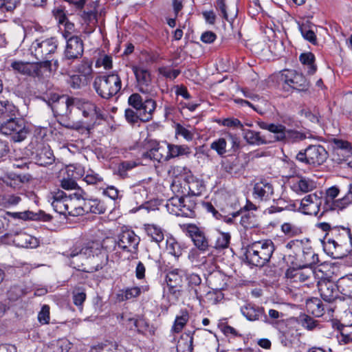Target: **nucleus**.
<instances>
[{"label": "nucleus", "instance_id": "25", "mask_svg": "<svg viewBox=\"0 0 352 352\" xmlns=\"http://www.w3.org/2000/svg\"><path fill=\"white\" fill-rule=\"evenodd\" d=\"M12 244L20 248H34L38 246V241L36 237L26 232H14Z\"/></svg>", "mask_w": 352, "mask_h": 352}, {"label": "nucleus", "instance_id": "46", "mask_svg": "<svg viewBox=\"0 0 352 352\" xmlns=\"http://www.w3.org/2000/svg\"><path fill=\"white\" fill-rule=\"evenodd\" d=\"M21 201V197L15 194L0 195V204L6 208L17 206Z\"/></svg>", "mask_w": 352, "mask_h": 352}, {"label": "nucleus", "instance_id": "27", "mask_svg": "<svg viewBox=\"0 0 352 352\" xmlns=\"http://www.w3.org/2000/svg\"><path fill=\"white\" fill-rule=\"evenodd\" d=\"M221 166L224 171L232 175L241 173L245 168L238 157L223 160L221 162Z\"/></svg>", "mask_w": 352, "mask_h": 352}, {"label": "nucleus", "instance_id": "18", "mask_svg": "<svg viewBox=\"0 0 352 352\" xmlns=\"http://www.w3.org/2000/svg\"><path fill=\"white\" fill-rule=\"evenodd\" d=\"M139 91L143 94H150L152 91L151 76L150 72L142 67H133Z\"/></svg>", "mask_w": 352, "mask_h": 352}, {"label": "nucleus", "instance_id": "34", "mask_svg": "<svg viewBox=\"0 0 352 352\" xmlns=\"http://www.w3.org/2000/svg\"><path fill=\"white\" fill-rule=\"evenodd\" d=\"M37 163L41 166L51 164L54 161V156L52 151L49 146H43L38 150L36 155Z\"/></svg>", "mask_w": 352, "mask_h": 352}, {"label": "nucleus", "instance_id": "64", "mask_svg": "<svg viewBox=\"0 0 352 352\" xmlns=\"http://www.w3.org/2000/svg\"><path fill=\"white\" fill-rule=\"evenodd\" d=\"M142 112L135 111L131 109H126L125 110V118L126 121L131 124H135L138 122L139 120L142 121Z\"/></svg>", "mask_w": 352, "mask_h": 352}, {"label": "nucleus", "instance_id": "1", "mask_svg": "<svg viewBox=\"0 0 352 352\" xmlns=\"http://www.w3.org/2000/svg\"><path fill=\"white\" fill-rule=\"evenodd\" d=\"M274 250L271 240L255 241L246 248L245 261L250 265L263 267L270 261Z\"/></svg>", "mask_w": 352, "mask_h": 352}, {"label": "nucleus", "instance_id": "26", "mask_svg": "<svg viewBox=\"0 0 352 352\" xmlns=\"http://www.w3.org/2000/svg\"><path fill=\"white\" fill-rule=\"evenodd\" d=\"M314 272L311 267L303 265L302 267L298 269H289L286 272V276L289 278L294 279L296 282H305L314 275Z\"/></svg>", "mask_w": 352, "mask_h": 352}, {"label": "nucleus", "instance_id": "28", "mask_svg": "<svg viewBox=\"0 0 352 352\" xmlns=\"http://www.w3.org/2000/svg\"><path fill=\"white\" fill-rule=\"evenodd\" d=\"M185 276V270L181 269L170 270L166 276V280L168 287H182Z\"/></svg>", "mask_w": 352, "mask_h": 352}, {"label": "nucleus", "instance_id": "38", "mask_svg": "<svg viewBox=\"0 0 352 352\" xmlns=\"http://www.w3.org/2000/svg\"><path fill=\"white\" fill-rule=\"evenodd\" d=\"M302 261L304 265L311 267L318 263L320 261L318 254L313 250L311 247L305 246L302 248Z\"/></svg>", "mask_w": 352, "mask_h": 352}, {"label": "nucleus", "instance_id": "23", "mask_svg": "<svg viewBox=\"0 0 352 352\" xmlns=\"http://www.w3.org/2000/svg\"><path fill=\"white\" fill-rule=\"evenodd\" d=\"M68 98H73L67 95L59 96L57 94H51L47 101V104L50 106L55 113L59 115H65L67 110V100Z\"/></svg>", "mask_w": 352, "mask_h": 352}, {"label": "nucleus", "instance_id": "62", "mask_svg": "<svg viewBox=\"0 0 352 352\" xmlns=\"http://www.w3.org/2000/svg\"><path fill=\"white\" fill-rule=\"evenodd\" d=\"M281 230L285 235L289 236H294L302 232L300 228L290 223H283L281 226Z\"/></svg>", "mask_w": 352, "mask_h": 352}, {"label": "nucleus", "instance_id": "51", "mask_svg": "<svg viewBox=\"0 0 352 352\" xmlns=\"http://www.w3.org/2000/svg\"><path fill=\"white\" fill-rule=\"evenodd\" d=\"M28 292V288L23 287L21 285H14L11 287L8 290V297L10 300L15 301Z\"/></svg>", "mask_w": 352, "mask_h": 352}, {"label": "nucleus", "instance_id": "60", "mask_svg": "<svg viewBox=\"0 0 352 352\" xmlns=\"http://www.w3.org/2000/svg\"><path fill=\"white\" fill-rule=\"evenodd\" d=\"M240 223L246 229L254 228L256 225V216L252 212H248L242 215Z\"/></svg>", "mask_w": 352, "mask_h": 352}, {"label": "nucleus", "instance_id": "50", "mask_svg": "<svg viewBox=\"0 0 352 352\" xmlns=\"http://www.w3.org/2000/svg\"><path fill=\"white\" fill-rule=\"evenodd\" d=\"M166 250L175 257H179L182 254V248L175 239L170 237L166 239Z\"/></svg>", "mask_w": 352, "mask_h": 352}, {"label": "nucleus", "instance_id": "37", "mask_svg": "<svg viewBox=\"0 0 352 352\" xmlns=\"http://www.w3.org/2000/svg\"><path fill=\"white\" fill-rule=\"evenodd\" d=\"M167 148L168 160L182 155H188L190 153V148L186 145L167 144Z\"/></svg>", "mask_w": 352, "mask_h": 352}, {"label": "nucleus", "instance_id": "42", "mask_svg": "<svg viewBox=\"0 0 352 352\" xmlns=\"http://www.w3.org/2000/svg\"><path fill=\"white\" fill-rule=\"evenodd\" d=\"M300 61L304 65L307 66V73L309 74H314L317 69V67L315 65V56L311 52L302 53L300 54Z\"/></svg>", "mask_w": 352, "mask_h": 352}, {"label": "nucleus", "instance_id": "36", "mask_svg": "<svg viewBox=\"0 0 352 352\" xmlns=\"http://www.w3.org/2000/svg\"><path fill=\"white\" fill-rule=\"evenodd\" d=\"M296 339V332L293 329L287 328L278 332V340L284 346L291 347Z\"/></svg>", "mask_w": 352, "mask_h": 352}, {"label": "nucleus", "instance_id": "40", "mask_svg": "<svg viewBox=\"0 0 352 352\" xmlns=\"http://www.w3.org/2000/svg\"><path fill=\"white\" fill-rule=\"evenodd\" d=\"M308 311L316 317H320L324 314V309L321 300L317 298L311 299L306 304Z\"/></svg>", "mask_w": 352, "mask_h": 352}, {"label": "nucleus", "instance_id": "61", "mask_svg": "<svg viewBox=\"0 0 352 352\" xmlns=\"http://www.w3.org/2000/svg\"><path fill=\"white\" fill-rule=\"evenodd\" d=\"M21 0H0V10L12 12L20 4Z\"/></svg>", "mask_w": 352, "mask_h": 352}, {"label": "nucleus", "instance_id": "4", "mask_svg": "<svg viewBox=\"0 0 352 352\" xmlns=\"http://www.w3.org/2000/svg\"><path fill=\"white\" fill-rule=\"evenodd\" d=\"M65 115L71 114L73 107H76L82 111V116L91 121L105 120L107 114L104 113L95 103L78 98H68Z\"/></svg>", "mask_w": 352, "mask_h": 352}, {"label": "nucleus", "instance_id": "21", "mask_svg": "<svg viewBox=\"0 0 352 352\" xmlns=\"http://www.w3.org/2000/svg\"><path fill=\"white\" fill-rule=\"evenodd\" d=\"M252 194L255 199L267 201L273 195L274 187L267 180L261 179L254 184Z\"/></svg>", "mask_w": 352, "mask_h": 352}, {"label": "nucleus", "instance_id": "9", "mask_svg": "<svg viewBox=\"0 0 352 352\" xmlns=\"http://www.w3.org/2000/svg\"><path fill=\"white\" fill-rule=\"evenodd\" d=\"M0 133L5 135H12L14 142H21L25 139L28 131L25 129L22 120L16 118H10L6 122L0 124Z\"/></svg>", "mask_w": 352, "mask_h": 352}, {"label": "nucleus", "instance_id": "39", "mask_svg": "<svg viewBox=\"0 0 352 352\" xmlns=\"http://www.w3.org/2000/svg\"><path fill=\"white\" fill-rule=\"evenodd\" d=\"M208 280L213 287L212 289L214 290L223 289L226 285V278L225 275L218 271L211 273Z\"/></svg>", "mask_w": 352, "mask_h": 352}, {"label": "nucleus", "instance_id": "19", "mask_svg": "<svg viewBox=\"0 0 352 352\" xmlns=\"http://www.w3.org/2000/svg\"><path fill=\"white\" fill-rule=\"evenodd\" d=\"M185 278L188 282L189 293L201 303L203 300L202 289H206V286L201 284V277L197 274H188L186 272Z\"/></svg>", "mask_w": 352, "mask_h": 352}, {"label": "nucleus", "instance_id": "43", "mask_svg": "<svg viewBox=\"0 0 352 352\" xmlns=\"http://www.w3.org/2000/svg\"><path fill=\"white\" fill-rule=\"evenodd\" d=\"M189 320V314L186 309H182L179 315L177 316L172 327V331L175 333L180 332Z\"/></svg>", "mask_w": 352, "mask_h": 352}, {"label": "nucleus", "instance_id": "15", "mask_svg": "<svg viewBox=\"0 0 352 352\" xmlns=\"http://www.w3.org/2000/svg\"><path fill=\"white\" fill-rule=\"evenodd\" d=\"M98 245L97 250H91V256L89 258L88 264H87V268L86 269L87 273H93L98 272L103 269L108 263L109 256L101 252V246L99 243L94 242Z\"/></svg>", "mask_w": 352, "mask_h": 352}, {"label": "nucleus", "instance_id": "13", "mask_svg": "<svg viewBox=\"0 0 352 352\" xmlns=\"http://www.w3.org/2000/svg\"><path fill=\"white\" fill-rule=\"evenodd\" d=\"M72 202V195L69 197L67 196L66 193L62 190H58L55 192L53 196V201L52 202V206L54 210L60 214H66L68 213L69 215L76 216L80 214V212L78 210L75 211H69V204Z\"/></svg>", "mask_w": 352, "mask_h": 352}, {"label": "nucleus", "instance_id": "32", "mask_svg": "<svg viewBox=\"0 0 352 352\" xmlns=\"http://www.w3.org/2000/svg\"><path fill=\"white\" fill-rule=\"evenodd\" d=\"M242 131L244 139L250 144L262 145L273 142L272 139L267 140L265 136H261L259 132L245 129Z\"/></svg>", "mask_w": 352, "mask_h": 352}, {"label": "nucleus", "instance_id": "30", "mask_svg": "<svg viewBox=\"0 0 352 352\" xmlns=\"http://www.w3.org/2000/svg\"><path fill=\"white\" fill-rule=\"evenodd\" d=\"M148 190L143 184H136L131 188L130 198L136 204L143 205L147 202Z\"/></svg>", "mask_w": 352, "mask_h": 352}, {"label": "nucleus", "instance_id": "8", "mask_svg": "<svg viewBox=\"0 0 352 352\" xmlns=\"http://www.w3.org/2000/svg\"><path fill=\"white\" fill-rule=\"evenodd\" d=\"M128 103L138 112H142V122H146L153 118L156 109V102L151 98L143 99L138 93L131 94L128 98Z\"/></svg>", "mask_w": 352, "mask_h": 352}, {"label": "nucleus", "instance_id": "2", "mask_svg": "<svg viewBox=\"0 0 352 352\" xmlns=\"http://www.w3.org/2000/svg\"><path fill=\"white\" fill-rule=\"evenodd\" d=\"M98 247V244L89 241L76 243L62 254L69 259V266L78 271L86 272L87 264L91 256V250H97Z\"/></svg>", "mask_w": 352, "mask_h": 352}, {"label": "nucleus", "instance_id": "45", "mask_svg": "<svg viewBox=\"0 0 352 352\" xmlns=\"http://www.w3.org/2000/svg\"><path fill=\"white\" fill-rule=\"evenodd\" d=\"M183 197H175L168 199L166 204V208L169 212L176 216H179L182 204H183Z\"/></svg>", "mask_w": 352, "mask_h": 352}, {"label": "nucleus", "instance_id": "56", "mask_svg": "<svg viewBox=\"0 0 352 352\" xmlns=\"http://www.w3.org/2000/svg\"><path fill=\"white\" fill-rule=\"evenodd\" d=\"M352 204V192L349 188L347 193L341 199H339L333 202V206H331V209H335L339 208L340 209L344 208L349 205Z\"/></svg>", "mask_w": 352, "mask_h": 352}, {"label": "nucleus", "instance_id": "53", "mask_svg": "<svg viewBox=\"0 0 352 352\" xmlns=\"http://www.w3.org/2000/svg\"><path fill=\"white\" fill-rule=\"evenodd\" d=\"M37 66L36 78H42L45 72H50L52 70V63L49 59H44L34 63Z\"/></svg>", "mask_w": 352, "mask_h": 352}, {"label": "nucleus", "instance_id": "6", "mask_svg": "<svg viewBox=\"0 0 352 352\" xmlns=\"http://www.w3.org/2000/svg\"><path fill=\"white\" fill-rule=\"evenodd\" d=\"M58 41L55 37H39L31 44L29 52L36 60L50 59L56 52Z\"/></svg>", "mask_w": 352, "mask_h": 352}, {"label": "nucleus", "instance_id": "3", "mask_svg": "<svg viewBox=\"0 0 352 352\" xmlns=\"http://www.w3.org/2000/svg\"><path fill=\"white\" fill-rule=\"evenodd\" d=\"M96 94L103 99H111L116 96L122 87V80L116 73L97 76L93 83Z\"/></svg>", "mask_w": 352, "mask_h": 352}, {"label": "nucleus", "instance_id": "47", "mask_svg": "<svg viewBox=\"0 0 352 352\" xmlns=\"http://www.w3.org/2000/svg\"><path fill=\"white\" fill-rule=\"evenodd\" d=\"M68 84L74 89H79L86 87L90 82L89 80L80 74L72 75L68 80Z\"/></svg>", "mask_w": 352, "mask_h": 352}, {"label": "nucleus", "instance_id": "54", "mask_svg": "<svg viewBox=\"0 0 352 352\" xmlns=\"http://www.w3.org/2000/svg\"><path fill=\"white\" fill-rule=\"evenodd\" d=\"M78 72L80 75L86 77L88 80H91L92 78V62L88 60H83L78 67Z\"/></svg>", "mask_w": 352, "mask_h": 352}, {"label": "nucleus", "instance_id": "16", "mask_svg": "<svg viewBox=\"0 0 352 352\" xmlns=\"http://www.w3.org/2000/svg\"><path fill=\"white\" fill-rule=\"evenodd\" d=\"M241 312L250 321L261 320L267 324H272L265 314V309L253 303H246L241 307Z\"/></svg>", "mask_w": 352, "mask_h": 352}, {"label": "nucleus", "instance_id": "17", "mask_svg": "<svg viewBox=\"0 0 352 352\" xmlns=\"http://www.w3.org/2000/svg\"><path fill=\"white\" fill-rule=\"evenodd\" d=\"M139 242L138 236L133 231L127 230L119 235L118 246L123 251L133 252L138 250Z\"/></svg>", "mask_w": 352, "mask_h": 352}, {"label": "nucleus", "instance_id": "10", "mask_svg": "<svg viewBox=\"0 0 352 352\" xmlns=\"http://www.w3.org/2000/svg\"><path fill=\"white\" fill-rule=\"evenodd\" d=\"M280 80L285 85L299 91H307L310 87L307 78L295 70H284L281 74Z\"/></svg>", "mask_w": 352, "mask_h": 352}, {"label": "nucleus", "instance_id": "63", "mask_svg": "<svg viewBox=\"0 0 352 352\" xmlns=\"http://www.w3.org/2000/svg\"><path fill=\"white\" fill-rule=\"evenodd\" d=\"M83 180L90 185H100L103 182V178L93 170L87 172Z\"/></svg>", "mask_w": 352, "mask_h": 352}, {"label": "nucleus", "instance_id": "55", "mask_svg": "<svg viewBox=\"0 0 352 352\" xmlns=\"http://www.w3.org/2000/svg\"><path fill=\"white\" fill-rule=\"evenodd\" d=\"M226 146L227 142L223 138H219L210 144V148L215 151L220 156H223L226 153Z\"/></svg>", "mask_w": 352, "mask_h": 352}, {"label": "nucleus", "instance_id": "14", "mask_svg": "<svg viewBox=\"0 0 352 352\" xmlns=\"http://www.w3.org/2000/svg\"><path fill=\"white\" fill-rule=\"evenodd\" d=\"M322 195L321 191L306 195L300 202L302 212L309 215H317L322 203Z\"/></svg>", "mask_w": 352, "mask_h": 352}, {"label": "nucleus", "instance_id": "33", "mask_svg": "<svg viewBox=\"0 0 352 352\" xmlns=\"http://www.w3.org/2000/svg\"><path fill=\"white\" fill-rule=\"evenodd\" d=\"M193 337L190 332L183 333L177 345V352H192Z\"/></svg>", "mask_w": 352, "mask_h": 352}, {"label": "nucleus", "instance_id": "41", "mask_svg": "<svg viewBox=\"0 0 352 352\" xmlns=\"http://www.w3.org/2000/svg\"><path fill=\"white\" fill-rule=\"evenodd\" d=\"M145 231L148 236L151 238L153 241L157 243L164 240V232L161 228L154 224L145 225Z\"/></svg>", "mask_w": 352, "mask_h": 352}, {"label": "nucleus", "instance_id": "35", "mask_svg": "<svg viewBox=\"0 0 352 352\" xmlns=\"http://www.w3.org/2000/svg\"><path fill=\"white\" fill-rule=\"evenodd\" d=\"M338 291L344 296H352V274L342 276L337 281Z\"/></svg>", "mask_w": 352, "mask_h": 352}, {"label": "nucleus", "instance_id": "5", "mask_svg": "<svg viewBox=\"0 0 352 352\" xmlns=\"http://www.w3.org/2000/svg\"><path fill=\"white\" fill-rule=\"evenodd\" d=\"M259 127L262 129L267 130L273 135L272 142H293L299 140H302L303 135L294 130L287 129L286 127L280 124L268 123L263 121H258Z\"/></svg>", "mask_w": 352, "mask_h": 352}, {"label": "nucleus", "instance_id": "58", "mask_svg": "<svg viewBox=\"0 0 352 352\" xmlns=\"http://www.w3.org/2000/svg\"><path fill=\"white\" fill-rule=\"evenodd\" d=\"M138 164L135 161H124L118 167V173L122 178L127 177V172L136 167Z\"/></svg>", "mask_w": 352, "mask_h": 352}, {"label": "nucleus", "instance_id": "12", "mask_svg": "<svg viewBox=\"0 0 352 352\" xmlns=\"http://www.w3.org/2000/svg\"><path fill=\"white\" fill-rule=\"evenodd\" d=\"M84 52V44L82 40L78 36H71L67 41L66 47L64 52L63 60L70 65L76 59L80 58Z\"/></svg>", "mask_w": 352, "mask_h": 352}, {"label": "nucleus", "instance_id": "20", "mask_svg": "<svg viewBox=\"0 0 352 352\" xmlns=\"http://www.w3.org/2000/svg\"><path fill=\"white\" fill-rule=\"evenodd\" d=\"M321 298L327 302H332L338 297L337 284L329 280H321L318 283Z\"/></svg>", "mask_w": 352, "mask_h": 352}, {"label": "nucleus", "instance_id": "24", "mask_svg": "<svg viewBox=\"0 0 352 352\" xmlns=\"http://www.w3.org/2000/svg\"><path fill=\"white\" fill-rule=\"evenodd\" d=\"M82 214L83 212H91L94 214H104L106 211V206L104 202L98 199H85L82 206L75 208Z\"/></svg>", "mask_w": 352, "mask_h": 352}, {"label": "nucleus", "instance_id": "22", "mask_svg": "<svg viewBox=\"0 0 352 352\" xmlns=\"http://www.w3.org/2000/svg\"><path fill=\"white\" fill-rule=\"evenodd\" d=\"M167 144L164 145L155 143V145L150 150L142 153V158L157 161L158 162H167L168 158Z\"/></svg>", "mask_w": 352, "mask_h": 352}, {"label": "nucleus", "instance_id": "7", "mask_svg": "<svg viewBox=\"0 0 352 352\" xmlns=\"http://www.w3.org/2000/svg\"><path fill=\"white\" fill-rule=\"evenodd\" d=\"M327 157L328 153L321 145H310L296 157L298 161L313 166L322 164Z\"/></svg>", "mask_w": 352, "mask_h": 352}, {"label": "nucleus", "instance_id": "59", "mask_svg": "<svg viewBox=\"0 0 352 352\" xmlns=\"http://www.w3.org/2000/svg\"><path fill=\"white\" fill-rule=\"evenodd\" d=\"M300 323L301 325L309 331L314 330L317 328L320 329L318 320L313 318L304 315L300 318Z\"/></svg>", "mask_w": 352, "mask_h": 352}, {"label": "nucleus", "instance_id": "29", "mask_svg": "<svg viewBox=\"0 0 352 352\" xmlns=\"http://www.w3.org/2000/svg\"><path fill=\"white\" fill-rule=\"evenodd\" d=\"M12 68L18 73L36 78L37 66L34 63L14 61L11 63Z\"/></svg>", "mask_w": 352, "mask_h": 352}, {"label": "nucleus", "instance_id": "48", "mask_svg": "<svg viewBox=\"0 0 352 352\" xmlns=\"http://www.w3.org/2000/svg\"><path fill=\"white\" fill-rule=\"evenodd\" d=\"M71 343L67 339L53 341L47 346L52 352H68Z\"/></svg>", "mask_w": 352, "mask_h": 352}, {"label": "nucleus", "instance_id": "11", "mask_svg": "<svg viewBox=\"0 0 352 352\" xmlns=\"http://www.w3.org/2000/svg\"><path fill=\"white\" fill-rule=\"evenodd\" d=\"M186 232L194 245L201 252H208L212 247L206 233L195 224L186 225Z\"/></svg>", "mask_w": 352, "mask_h": 352}, {"label": "nucleus", "instance_id": "57", "mask_svg": "<svg viewBox=\"0 0 352 352\" xmlns=\"http://www.w3.org/2000/svg\"><path fill=\"white\" fill-rule=\"evenodd\" d=\"M89 242H96L101 246V252L104 250L107 252H112L116 250L118 246V241L113 237H106L102 240L100 241H89Z\"/></svg>", "mask_w": 352, "mask_h": 352}, {"label": "nucleus", "instance_id": "49", "mask_svg": "<svg viewBox=\"0 0 352 352\" xmlns=\"http://www.w3.org/2000/svg\"><path fill=\"white\" fill-rule=\"evenodd\" d=\"M196 204L190 200L186 201L184 197L183 204H182L181 212L179 216L193 218L195 217V209Z\"/></svg>", "mask_w": 352, "mask_h": 352}, {"label": "nucleus", "instance_id": "52", "mask_svg": "<svg viewBox=\"0 0 352 352\" xmlns=\"http://www.w3.org/2000/svg\"><path fill=\"white\" fill-rule=\"evenodd\" d=\"M231 236L228 232H219L217 237L214 248L217 250H223L228 248Z\"/></svg>", "mask_w": 352, "mask_h": 352}, {"label": "nucleus", "instance_id": "44", "mask_svg": "<svg viewBox=\"0 0 352 352\" xmlns=\"http://www.w3.org/2000/svg\"><path fill=\"white\" fill-rule=\"evenodd\" d=\"M324 250L333 258L338 257L336 255V250L339 247L334 237L325 234L322 240Z\"/></svg>", "mask_w": 352, "mask_h": 352}, {"label": "nucleus", "instance_id": "31", "mask_svg": "<svg viewBox=\"0 0 352 352\" xmlns=\"http://www.w3.org/2000/svg\"><path fill=\"white\" fill-rule=\"evenodd\" d=\"M316 188V183L305 177H298V179L293 184L292 189L297 193H306Z\"/></svg>", "mask_w": 352, "mask_h": 352}]
</instances>
